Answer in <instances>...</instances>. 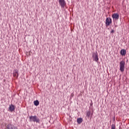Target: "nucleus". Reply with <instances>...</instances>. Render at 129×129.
<instances>
[{"mask_svg":"<svg viewBox=\"0 0 129 129\" xmlns=\"http://www.w3.org/2000/svg\"><path fill=\"white\" fill-rule=\"evenodd\" d=\"M111 33H114V30H112V31H111Z\"/></svg>","mask_w":129,"mask_h":129,"instance_id":"dca6fc26","label":"nucleus"},{"mask_svg":"<svg viewBox=\"0 0 129 129\" xmlns=\"http://www.w3.org/2000/svg\"><path fill=\"white\" fill-rule=\"evenodd\" d=\"M73 96H74V94L72 93V94H71V97H73Z\"/></svg>","mask_w":129,"mask_h":129,"instance_id":"2eb2a0df","label":"nucleus"},{"mask_svg":"<svg viewBox=\"0 0 129 129\" xmlns=\"http://www.w3.org/2000/svg\"><path fill=\"white\" fill-rule=\"evenodd\" d=\"M111 127L112 129H115V125L114 124H112Z\"/></svg>","mask_w":129,"mask_h":129,"instance_id":"4468645a","label":"nucleus"},{"mask_svg":"<svg viewBox=\"0 0 129 129\" xmlns=\"http://www.w3.org/2000/svg\"><path fill=\"white\" fill-rule=\"evenodd\" d=\"M13 76L14 77L17 78L19 76V71L15 70L13 73Z\"/></svg>","mask_w":129,"mask_h":129,"instance_id":"6e6552de","label":"nucleus"},{"mask_svg":"<svg viewBox=\"0 0 129 129\" xmlns=\"http://www.w3.org/2000/svg\"><path fill=\"white\" fill-rule=\"evenodd\" d=\"M120 54L122 56H125V54H126V50L125 49H121L120 51Z\"/></svg>","mask_w":129,"mask_h":129,"instance_id":"9d476101","label":"nucleus"},{"mask_svg":"<svg viewBox=\"0 0 129 129\" xmlns=\"http://www.w3.org/2000/svg\"><path fill=\"white\" fill-rule=\"evenodd\" d=\"M82 118H78L77 120V122H78V123H79V124H80V123H81V122H82Z\"/></svg>","mask_w":129,"mask_h":129,"instance_id":"9b49d317","label":"nucleus"},{"mask_svg":"<svg viewBox=\"0 0 129 129\" xmlns=\"http://www.w3.org/2000/svg\"><path fill=\"white\" fill-rule=\"evenodd\" d=\"M29 118L30 121H33V122H36L37 123H39V122H40V119H39L36 115L30 116Z\"/></svg>","mask_w":129,"mask_h":129,"instance_id":"f257e3e1","label":"nucleus"},{"mask_svg":"<svg viewBox=\"0 0 129 129\" xmlns=\"http://www.w3.org/2000/svg\"><path fill=\"white\" fill-rule=\"evenodd\" d=\"M110 24H111V19L107 18L106 20V25H107V26H109Z\"/></svg>","mask_w":129,"mask_h":129,"instance_id":"0eeeda50","label":"nucleus"},{"mask_svg":"<svg viewBox=\"0 0 129 129\" xmlns=\"http://www.w3.org/2000/svg\"><path fill=\"white\" fill-rule=\"evenodd\" d=\"M91 112L90 111H88L87 113V116H88V117H89V116H90V114H91Z\"/></svg>","mask_w":129,"mask_h":129,"instance_id":"ddd939ff","label":"nucleus"},{"mask_svg":"<svg viewBox=\"0 0 129 129\" xmlns=\"http://www.w3.org/2000/svg\"><path fill=\"white\" fill-rule=\"evenodd\" d=\"M6 129H18V127L13 124H9L7 125Z\"/></svg>","mask_w":129,"mask_h":129,"instance_id":"20e7f679","label":"nucleus"},{"mask_svg":"<svg viewBox=\"0 0 129 129\" xmlns=\"http://www.w3.org/2000/svg\"><path fill=\"white\" fill-rule=\"evenodd\" d=\"M97 60H98V58H97Z\"/></svg>","mask_w":129,"mask_h":129,"instance_id":"f3484780","label":"nucleus"},{"mask_svg":"<svg viewBox=\"0 0 129 129\" xmlns=\"http://www.w3.org/2000/svg\"><path fill=\"white\" fill-rule=\"evenodd\" d=\"M59 5L62 9L65 8V6H66V2H65V0H59Z\"/></svg>","mask_w":129,"mask_h":129,"instance_id":"7ed1b4c3","label":"nucleus"},{"mask_svg":"<svg viewBox=\"0 0 129 129\" xmlns=\"http://www.w3.org/2000/svg\"><path fill=\"white\" fill-rule=\"evenodd\" d=\"M92 58L93 60L97 62V52H93L92 54Z\"/></svg>","mask_w":129,"mask_h":129,"instance_id":"423d86ee","label":"nucleus"},{"mask_svg":"<svg viewBox=\"0 0 129 129\" xmlns=\"http://www.w3.org/2000/svg\"><path fill=\"white\" fill-rule=\"evenodd\" d=\"M34 104L35 105V106H38L39 105V101L35 100L34 101Z\"/></svg>","mask_w":129,"mask_h":129,"instance_id":"f8f14e48","label":"nucleus"},{"mask_svg":"<svg viewBox=\"0 0 129 129\" xmlns=\"http://www.w3.org/2000/svg\"><path fill=\"white\" fill-rule=\"evenodd\" d=\"M9 110L11 112L12 111H14V110H15V105H14L13 104L10 105V107H9Z\"/></svg>","mask_w":129,"mask_h":129,"instance_id":"1a4fd4ad","label":"nucleus"},{"mask_svg":"<svg viewBox=\"0 0 129 129\" xmlns=\"http://www.w3.org/2000/svg\"><path fill=\"white\" fill-rule=\"evenodd\" d=\"M112 17L114 21H117V20H118L119 18V15L118 14H113Z\"/></svg>","mask_w":129,"mask_h":129,"instance_id":"39448f33","label":"nucleus"},{"mask_svg":"<svg viewBox=\"0 0 129 129\" xmlns=\"http://www.w3.org/2000/svg\"><path fill=\"white\" fill-rule=\"evenodd\" d=\"M125 62L124 61L122 60L120 62V71L121 72H123L124 71V65Z\"/></svg>","mask_w":129,"mask_h":129,"instance_id":"f03ea898","label":"nucleus"}]
</instances>
